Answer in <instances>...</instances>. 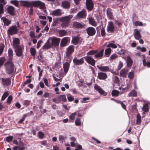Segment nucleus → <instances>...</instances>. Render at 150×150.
I'll return each instance as SVG.
<instances>
[{
	"label": "nucleus",
	"instance_id": "obj_22",
	"mask_svg": "<svg viewBox=\"0 0 150 150\" xmlns=\"http://www.w3.org/2000/svg\"><path fill=\"white\" fill-rule=\"evenodd\" d=\"M62 14L61 10L60 9H58L53 11L52 15L55 16H61Z\"/></svg>",
	"mask_w": 150,
	"mask_h": 150
},
{
	"label": "nucleus",
	"instance_id": "obj_23",
	"mask_svg": "<svg viewBox=\"0 0 150 150\" xmlns=\"http://www.w3.org/2000/svg\"><path fill=\"white\" fill-rule=\"evenodd\" d=\"M60 39L57 38H53L52 41V45L54 46H57L59 45Z\"/></svg>",
	"mask_w": 150,
	"mask_h": 150
},
{
	"label": "nucleus",
	"instance_id": "obj_35",
	"mask_svg": "<svg viewBox=\"0 0 150 150\" xmlns=\"http://www.w3.org/2000/svg\"><path fill=\"white\" fill-rule=\"evenodd\" d=\"M104 52V50L103 49L101 50L98 53L95 55V57L96 58H101L103 56Z\"/></svg>",
	"mask_w": 150,
	"mask_h": 150
},
{
	"label": "nucleus",
	"instance_id": "obj_17",
	"mask_svg": "<svg viewBox=\"0 0 150 150\" xmlns=\"http://www.w3.org/2000/svg\"><path fill=\"white\" fill-rule=\"evenodd\" d=\"M86 5L88 10H91L93 7V3L92 0H86Z\"/></svg>",
	"mask_w": 150,
	"mask_h": 150
},
{
	"label": "nucleus",
	"instance_id": "obj_42",
	"mask_svg": "<svg viewBox=\"0 0 150 150\" xmlns=\"http://www.w3.org/2000/svg\"><path fill=\"white\" fill-rule=\"evenodd\" d=\"M68 100L69 101H71L74 100V97L70 94H68L67 95Z\"/></svg>",
	"mask_w": 150,
	"mask_h": 150
},
{
	"label": "nucleus",
	"instance_id": "obj_14",
	"mask_svg": "<svg viewBox=\"0 0 150 150\" xmlns=\"http://www.w3.org/2000/svg\"><path fill=\"white\" fill-rule=\"evenodd\" d=\"M86 61L88 63L92 66H94L95 64V60L91 57L89 56H87L84 57Z\"/></svg>",
	"mask_w": 150,
	"mask_h": 150
},
{
	"label": "nucleus",
	"instance_id": "obj_39",
	"mask_svg": "<svg viewBox=\"0 0 150 150\" xmlns=\"http://www.w3.org/2000/svg\"><path fill=\"white\" fill-rule=\"evenodd\" d=\"M119 94V91L115 90H114L111 92V94L113 96H117Z\"/></svg>",
	"mask_w": 150,
	"mask_h": 150
},
{
	"label": "nucleus",
	"instance_id": "obj_52",
	"mask_svg": "<svg viewBox=\"0 0 150 150\" xmlns=\"http://www.w3.org/2000/svg\"><path fill=\"white\" fill-rule=\"evenodd\" d=\"M5 47V45L4 44H1L0 45V55L3 52L4 50Z\"/></svg>",
	"mask_w": 150,
	"mask_h": 150
},
{
	"label": "nucleus",
	"instance_id": "obj_61",
	"mask_svg": "<svg viewBox=\"0 0 150 150\" xmlns=\"http://www.w3.org/2000/svg\"><path fill=\"white\" fill-rule=\"evenodd\" d=\"M128 77L130 79H132L134 77V73L132 72H130L128 75Z\"/></svg>",
	"mask_w": 150,
	"mask_h": 150
},
{
	"label": "nucleus",
	"instance_id": "obj_28",
	"mask_svg": "<svg viewBox=\"0 0 150 150\" xmlns=\"http://www.w3.org/2000/svg\"><path fill=\"white\" fill-rule=\"evenodd\" d=\"M134 37L137 40H139L141 38L139 31L137 29L134 30Z\"/></svg>",
	"mask_w": 150,
	"mask_h": 150
},
{
	"label": "nucleus",
	"instance_id": "obj_55",
	"mask_svg": "<svg viewBox=\"0 0 150 150\" xmlns=\"http://www.w3.org/2000/svg\"><path fill=\"white\" fill-rule=\"evenodd\" d=\"M75 123L76 125L80 126L81 125V122L80 119H76L75 121Z\"/></svg>",
	"mask_w": 150,
	"mask_h": 150
},
{
	"label": "nucleus",
	"instance_id": "obj_20",
	"mask_svg": "<svg viewBox=\"0 0 150 150\" xmlns=\"http://www.w3.org/2000/svg\"><path fill=\"white\" fill-rule=\"evenodd\" d=\"M84 57L79 59H77L76 58L73 59V61L74 64L76 65H80L84 62Z\"/></svg>",
	"mask_w": 150,
	"mask_h": 150
},
{
	"label": "nucleus",
	"instance_id": "obj_11",
	"mask_svg": "<svg viewBox=\"0 0 150 150\" xmlns=\"http://www.w3.org/2000/svg\"><path fill=\"white\" fill-rule=\"evenodd\" d=\"M70 40V38L69 37H65L62 39L61 42L60 46L62 47H64Z\"/></svg>",
	"mask_w": 150,
	"mask_h": 150
},
{
	"label": "nucleus",
	"instance_id": "obj_41",
	"mask_svg": "<svg viewBox=\"0 0 150 150\" xmlns=\"http://www.w3.org/2000/svg\"><path fill=\"white\" fill-rule=\"evenodd\" d=\"M106 47H111L115 49L117 47V45L113 43H109V44L107 45Z\"/></svg>",
	"mask_w": 150,
	"mask_h": 150
},
{
	"label": "nucleus",
	"instance_id": "obj_19",
	"mask_svg": "<svg viewBox=\"0 0 150 150\" xmlns=\"http://www.w3.org/2000/svg\"><path fill=\"white\" fill-rule=\"evenodd\" d=\"M78 18H85L86 17V11L84 10H83L79 12L76 15Z\"/></svg>",
	"mask_w": 150,
	"mask_h": 150
},
{
	"label": "nucleus",
	"instance_id": "obj_53",
	"mask_svg": "<svg viewBox=\"0 0 150 150\" xmlns=\"http://www.w3.org/2000/svg\"><path fill=\"white\" fill-rule=\"evenodd\" d=\"M123 63L121 61H119L118 65V67L117 70H120L123 67Z\"/></svg>",
	"mask_w": 150,
	"mask_h": 150
},
{
	"label": "nucleus",
	"instance_id": "obj_57",
	"mask_svg": "<svg viewBox=\"0 0 150 150\" xmlns=\"http://www.w3.org/2000/svg\"><path fill=\"white\" fill-rule=\"evenodd\" d=\"M117 57V55L115 54H114L112 55L110 57V60H113L116 58Z\"/></svg>",
	"mask_w": 150,
	"mask_h": 150
},
{
	"label": "nucleus",
	"instance_id": "obj_21",
	"mask_svg": "<svg viewBox=\"0 0 150 150\" xmlns=\"http://www.w3.org/2000/svg\"><path fill=\"white\" fill-rule=\"evenodd\" d=\"M98 78L100 80H105L107 78V76L106 73L100 72L98 74Z\"/></svg>",
	"mask_w": 150,
	"mask_h": 150
},
{
	"label": "nucleus",
	"instance_id": "obj_33",
	"mask_svg": "<svg viewBox=\"0 0 150 150\" xmlns=\"http://www.w3.org/2000/svg\"><path fill=\"white\" fill-rule=\"evenodd\" d=\"M8 56L9 60H11L13 57V51L11 48H9L8 51Z\"/></svg>",
	"mask_w": 150,
	"mask_h": 150
},
{
	"label": "nucleus",
	"instance_id": "obj_48",
	"mask_svg": "<svg viewBox=\"0 0 150 150\" xmlns=\"http://www.w3.org/2000/svg\"><path fill=\"white\" fill-rule=\"evenodd\" d=\"M76 114V112H75L74 113H72L71 115L69 117V118L70 120H74L75 118V117Z\"/></svg>",
	"mask_w": 150,
	"mask_h": 150
},
{
	"label": "nucleus",
	"instance_id": "obj_43",
	"mask_svg": "<svg viewBox=\"0 0 150 150\" xmlns=\"http://www.w3.org/2000/svg\"><path fill=\"white\" fill-rule=\"evenodd\" d=\"M113 82L115 83H118L119 81L118 77L116 76H114L112 78Z\"/></svg>",
	"mask_w": 150,
	"mask_h": 150
},
{
	"label": "nucleus",
	"instance_id": "obj_46",
	"mask_svg": "<svg viewBox=\"0 0 150 150\" xmlns=\"http://www.w3.org/2000/svg\"><path fill=\"white\" fill-rule=\"evenodd\" d=\"M30 52L31 54L33 56H35L36 54V50L34 48H31L30 49Z\"/></svg>",
	"mask_w": 150,
	"mask_h": 150
},
{
	"label": "nucleus",
	"instance_id": "obj_3",
	"mask_svg": "<svg viewBox=\"0 0 150 150\" xmlns=\"http://www.w3.org/2000/svg\"><path fill=\"white\" fill-rule=\"evenodd\" d=\"M6 71L8 74L12 73L14 70V64L11 62H8L5 64Z\"/></svg>",
	"mask_w": 150,
	"mask_h": 150
},
{
	"label": "nucleus",
	"instance_id": "obj_18",
	"mask_svg": "<svg viewBox=\"0 0 150 150\" xmlns=\"http://www.w3.org/2000/svg\"><path fill=\"white\" fill-rule=\"evenodd\" d=\"M16 55L18 57H20L22 55V48L21 47H19L14 48Z\"/></svg>",
	"mask_w": 150,
	"mask_h": 150
},
{
	"label": "nucleus",
	"instance_id": "obj_58",
	"mask_svg": "<svg viewBox=\"0 0 150 150\" xmlns=\"http://www.w3.org/2000/svg\"><path fill=\"white\" fill-rule=\"evenodd\" d=\"M134 24L136 26H142L143 25V23L142 22L139 21H136L134 23Z\"/></svg>",
	"mask_w": 150,
	"mask_h": 150
},
{
	"label": "nucleus",
	"instance_id": "obj_56",
	"mask_svg": "<svg viewBox=\"0 0 150 150\" xmlns=\"http://www.w3.org/2000/svg\"><path fill=\"white\" fill-rule=\"evenodd\" d=\"M38 137L40 139H42L44 136V134L41 132H39L38 134Z\"/></svg>",
	"mask_w": 150,
	"mask_h": 150
},
{
	"label": "nucleus",
	"instance_id": "obj_64",
	"mask_svg": "<svg viewBox=\"0 0 150 150\" xmlns=\"http://www.w3.org/2000/svg\"><path fill=\"white\" fill-rule=\"evenodd\" d=\"M51 47V46L48 43L47 44L44 46V48L45 49H48Z\"/></svg>",
	"mask_w": 150,
	"mask_h": 150
},
{
	"label": "nucleus",
	"instance_id": "obj_9",
	"mask_svg": "<svg viewBox=\"0 0 150 150\" xmlns=\"http://www.w3.org/2000/svg\"><path fill=\"white\" fill-rule=\"evenodd\" d=\"M97 68L100 71L103 72H112V70L108 67L107 66H100L97 65Z\"/></svg>",
	"mask_w": 150,
	"mask_h": 150
},
{
	"label": "nucleus",
	"instance_id": "obj_37",
	"mask_svg": "<svg viewBox=\"0 0 150 150\" xmlns=\"http://www.w3.org/2000/svg\"><path fill=\"white\" fill-rule=\"evenodd\" d=\"M137 96V92L136 91L134 90H132L128 94V96L129 97H136Z\"/></svg>",
	"mask_w": 150,
	"mask_h": 150
},
{
	"label": "nucleus",
	"instance_id": "obj_29",
	"mask_svg": "<svg viewBox=\"0 0 150 150\" xmlns=\"http://www.w3.org/2000/svg\"><path fill=\"white\" fill-rule=\"evenodd\" d=\"M62 6L65 8H68L70 7V3L68 1H65L62 2Z\"/></svg>",
	"mask_w": 150,
	"mask_h": 150
},
{
	"label": "nucleus",
	"instance_id": "obj_60",
	"mask_svg": "<svg viewBox=\"0 0 150 150\" xmlns=\"http://www.w3.org/2000/svg\"><path fill=\"white\" fill-rule=\"evenodd\" d=\"M131 87V84L130 83H129V84H128V85L127 86L125 87V88H122L123 90H127L129 89Z\"/></svg>",
	"mask_w": 150,
	"mask_h": 150
},
{
	"label": "nucleus",
	"instance_id": "obj_54",
	"mask_svg": "<svg viewBox=\"0 0 150 150\" xmlns=\"http://www.w3.org/2000/svg\"><path fill=\"white\" fill-rule=\"evenodd\" d=\"M141 122V116L139 114H137V123L138 124H139Z\"/></svg>",
	"mask_w": 150,
	"mask_h": 150
},
{
	"label": "nucleus",
	"instance_id": "obj_2",
	"mask_svg": "<svg viewBox=\"0 0 150 150\" xmlns=\"http://www.w3.org/2000/svg\"><path fill=\"white\" fill-rule=\"evenodd\" d=\"M73 17L72 15H69L60 18L59 20L61 23V25L62 27L64 28L68 27L69 24V21Z\"/></svg>",
	"mask_w": 150,
	"mask_h": 150
},
{
	"label": "nucleus",
	"instance_id": "obj_4",
	"mask_svg": "<svg viewBox=\"0 0 150 150\" xmlns=\"http://www.w3.org/2000/svg\"><path fill=\"white\" fill-rule=\"evenodd\" d=\"M142 56L143 66L147 68L150 67V57H145L144 54H142Z\"/></svg>",
	"mask_w": 150,
	"mask_h": 150
},
{
	"label": "nucleus",
	"instance_id": "obj_59",
	"mask_svg": "<svg viewBox=\"0 0 150 150\" xmlns=\"http://www.w3.org/2000/svg\"><path fill=\"white\" fill-rule=\"evenodd\" d=\"M12 99V96H9L7 100V102L8 104H10Z\"/></svg>",
	"mask_w": 150,
	"mask_h": 150
},
{
	"label": "nucleus",
	"instance_id": "obj_63",
	"mask_svg": "<svg viewBox=\"0 0 150 150\" xmlns=\"http://www.w3.org/2000/svg\"><path fill=\"white\" fill-rule=\"evenodd\" d=\"M30 103V101L28 100H25L24 101L23 104L24 105L26 106H28L29 105Z\"/></svg>",
	"mask_w": 150,
	"mask_h": 150
},
{
	"label": "nucleus",
	"instance_id": "obj_34",
	"mask_svg": "<svg viewBox=\"0 0 150 150\" xmlns=\"http://www.w3.org/2000/svg\"><path fill=\"white\" fill-rule=\"evenodd\" d=\"M79 41V38L78 37H75L72 38V42L74 45H76L78 44Z\"/></svg>",
	"mask_w": 150,
	"mask_h": 150
},
{
	"label": "nucleus",
	"instance_id": "obj_6",
	"mask_svg": "<svg viewBox=\"0 0 150 150\" xmlns=\"http://www.w3.org/2000/svg\"><path fill=\"white\" fill-rule=\"evenodd\" d=\"M61 101L64 102L67 101V99L65 95H60L57 98H54L52 99V101L56 103H60Z\"/></svg>",
	"mask_w": 150,
	"mask_h": 150
},
{
	"label": "nucleus",
	"instance_id": "obj_40",
	"mask_svg": "<svg viewBox=\"0 0 150 150\" xmlns=\"http://www.w3.org/2000/svg\"><path fill=\"white\" fill-rule=\"evenodd\" d=\"M142 110L144 111V113L148 111L149 110V106L148 104H145L143 107Z\"/></svg>",
	"mask_w": 150,
	"mask_h": 150
},
{
	"label": "nucleus",
	"instance_id": "obj_16",
	"mask_svg": "<svg viewBox=\"0 0 150 150\" xmlns=\"http://www.w3.org/2000/svg\"><path fill=\"white\" fill-rule=\"evenodd\" d=\"M14 48L20 47V40L18 38H13V44L12 45Z\"/></svg>",
	"mask_w": 150,
	"mask_h": 150
},
{
	"label": "nucleus",
	"instance_id": "obj_7",
	"mask_svg": "<svg viewBox=\"0 0 150 150\" xmlns=\"http://www.w3.org/2000/svg\"><path fill=\"white\" fill-rule=\"evenodd\" d=\"M18 30V28L16 25L12 26L10 27L8 30V33L10 35L15 34L17 33Z\"/></svg>",
	"mask_w": 150,
	"mask_h": 150
},
{
	"label": "nucleus",
	"instance_id": "obj_26",
	"mask_svg": "<svg viewBox=\"0 0 150 150\" xmlns=\"http://www.w3.org/2000/svg\"><path fill=\"white\" fill-rule=\"evenodd\" d=\"M89 21V23L92 25L96 27L97 25V23L95 21L94 19L93 18H88Z\"/></svg>",
	"mask_w": 150,
	"mask_h": 150
},
{
	"label": "nucleus",
	"instance_id": "obj_50",
	"mask_svg": "<svg viewBox=\"0 0 150 150\" xmlns=\"http://www.w3.org/2000/svg\"><path fill=\"white\" fill-rule=\"evenodd\" d=\"M137 49L138 50H140L142 52H145L146 51V50L145 47H141L140 46H138L137 47Z\"/></svg>",
	"mask_w": 150,
	"mask_h": 150
},
{
	"label": "nucleus",
	"instance_id": "obj_51",
	"mask_svg": "<svg viewBox=\"0 0 150 150\" xmlns=\"http://www.w3.org/2000/svg\"><path fill=\"white\" fill-rule=\"evenodd\" d=\"M4 6L3 4H0V16L1 14L3 13L4 12Z\"/></svg>",
	"mask_w": 150,
	"mask_h": 150
},
{
	"label": "nucleus",
	"instance_id": "obj_38",
	"mask_svg": "<svg viewBox=\"0 0 150 150\" xmlns=\"http://www.w3.org/2000/svg\"><path fill=\"white\" fill-rule=\"evenodd\" d=\"M67 32L65 30H61L59 32V35L60 37L67 35Z\"/></svg>",
	"mask_w": 150,
	"mask_h": 150
},
{
	"label": "nucleus",
	"instance_id": "obj_62",
	"mask_svg": "<svg viewBox=\"0 0 150 150\" xmlns=\"http://www.w3.org/2000/svg\"><path fill=\"white\" fill-rule=\"evenodd\" d=\"M11 2L14 4L17 7L18 6V3L17 1H12Z\"/></svg>",
	"mask_w": 150,
	"mask_h": 150
},
{
	"label": "nucleus",
	"instance_id": "obj_1",
	"mask_svg": "<svg viewBox=\"0 0 150 150\" xmlns=\"http://www.w3.org/2000/svg\"><path fill=\"white\" fill-rule=\"evenodd\" d=\"M23 5L24 6L27 7H31L29 11V13L30 15L33 14V9L32 8L33 6L39 7L45 13L46 12L45 4L40 1H24L23 2Z\"/></svg>",
	"mask_w": 150,
	"mask_h": 150
},
{
	"label": "nucleus",
	"instance_id": "obj_13",
	"mask_svg": "<svg viewBox=\"0 0 150 150\" xmlns=\"http://www.w3.org/2000/svg\"><path fill=\"white\" fill-rule=\"evenodd\" d=\"M74 47L73 46L70 45L67 48V50L66 53V55L68 59L70 58V56L74 51Z\"/></svg>",
	"mask_w": 150,
	"mask_h": 150
},
{
	"label": "nucleus",
	"instance_id": "obj_5",
	"mask_svg": "<svg viewBox=\"0 0 150 150\" xmlns=\"http://www.w3.org/2000/svg\"><path fill=\"white\" fill-rule=\"evenodd\" d=\"M115 27L114 23L112 21H109L108 23L106 28L107 32L110 33H112L114 32Z\"/></svg>",
	"mask_w": 150,
	"mask_h": 150
},
{
	"label": "nucleus",
	"instance_id": "obj_12",
	"mask_svg": "<svg viewBox=\"0 0 150 150\" xmlns=\"http://www.w3.org/2000/svg\"><path fill=\"white\" fill-rule=\"evenodd\" d=\"M94 89L97 91L100 94L103 95L104 96H106L107 95V93L105 92V91L101 88L99 86L97 85H96L94 86Z\"/></svg>",
	"mask_w": 150,
	"mask_h": 150
},
{
	"label": "nucleus",
	"instance_id": "obj_15",
	"mask_svg": "<svg viewBox=\"0 0 150 150\" xmlns=\"http://www.w3.org/2000/svg\"><path fill=\"white\" fill-rule=\"evenodd\" d=\"M68 62H66L63 64L64 70L65 72L66 73L68 71L69 68L70 63L71 62V59L69 58L68 60H67Z\"/></svg>",
	"mask_w": 150,
	"mask_h": 150
},
{
	"label": "nucleus",
	"instance_id": "obj_25",
	"mask_svg": "<svg viewBox=\"0 0 150 150\" xmlns=\"http://www.w3.org/2000/svg\"><path fill=\"white\" fill-rule=\"evenodd\" d=\"M7 10L8 13L11 15H14V8L13 7L11 6H8L7 8Z\"/></svg>",
	"mask_w": 150,
	"mask_h": 150
},
{
	"label": "nucleus",
	"instance_id": "obj_24",
	"mask_svg": "<svg viewBox=\"0 0 150 150\" xmlns=\"http://www.w3.org/2000/svg\"><path fill=\"white\" fill-rule=\"evenodd\" d=\"M128 72V70L126 69H123L120 72V76L122 77H125L126 76Z\"/></svg>",
	"mask_w": 150,
	"mask_h": 150
},
{
	"label": "nucleus",
	"instance_id": "obj_44",
	"mask_svg": "<svg viewBox=\"0 0 150 150\" xmlns=\"http://www.w3.org/2000/svg\"><path fill=\"white\" fill-rule=\"evenodd\" d=\"M100 32L101 36L103 37H104L105 36L106 33L105 29L103 27H102Z\"/></svg>",
	"mask_w": 150,
	"mask_h": 150
},
{
	"label": "nucleus",
	"instance_id": "obj_30",
	"mask_svg": "<svg viewBox=\"0 0 150 150\" xmlns=\"http://www.w3.org/2000/svg\"><path fill=\"white\" fill-rule=\"evenodd\" d=\"M107 15L108 18L110 20L113 19V16L110 10L109 9L107 10Z\"/></svg>",
	"mask_w": 150,
	"mask_h": 150
},
{
	"label": "nucleus",
	"instance_id": "obj_8",
	"mask_svg": "<svg viewBox=\"0 0 150 150\" xmlns=\"http://www.w3.org/2000/svg\"><path fill=\"white\" fill-rule=\"evenodd\" d=\"M85 24L82 23H79L77 21H74L72 23V26L74 28L81 29L84 28Z\"/></svg>",
	"mask_w": 150,
	"mask_h": 150
},
{
	"label": "nucleus",
	"instance_id": "obj_31",
	"mask_svg": "<svg viewBox=\"0 0 150 150\" xmlns=\"http://www.w3.org/2000/svg\"><path fill=\"white\" fill-rule=\"evenodd\" d=\"M1 19L3 21L5 25L8 26L11 23V21L8 19L4 17H3L1 18Z\"/></svg>",
	"mask_w": 150,
	"mask_h": 150
},
{
	"label": "nucleus",
	"instance_id": "obj_32",
	"mask_svg": "<svg viewBox=\"0 0 150 150\" xmlns=\"http://www.w3.org/2000/svg\"><path fill=\"white\" fill-rule=\"evenodd\" d=\"M133 63L130 57L128 56L127 57V64L128 67H130Z\"/></svg>",
	"mask_w": 150,
	"mask_h": 150
},
{
	"label": "nucleus",
	"instance_id": "obj_10",
	"mask_svg": "<svg viewBox=\"0 0 150 150\" xmlns=\"http://www.w3.org/2000/svg\"><path fill=\"white\" fill-rule=\"evenodd\" d=\"M86 32L88 35L90 36L94 35L96 32L95 29L92 27H89L86 29Z\"/></svg>",
	"mask_w": 150,
	"mask_h": 150
},
{
	"label": "nucleus",
	"instance_id": "obj_36",
	"mask_svg": "<svg viewBox=\"0 0 150 150\" xmlns=\"http://www.w3.org/2000/svg\"><path fill=\"white\" fill-rule=\"evenodd\" d=\"M111 52V50L108 48L106 49L105 50V57H108Z\"/></svg>",
	"mask_w": 150,
	"mask_h": 150
},
{
	"label": "nucleus",
	"instance_id": "obj_47",
	"mask_svg": "<svg viewBox=\"0 0 150 150\" xmlns=\"http://www.w3.org/2000/svg\"><path fill=\"white\" fill-rule=\"evenodd\" d=\"M66 138L62 135H60L59 136V139L62 143L63 142V141L65 140Z\"/></svg>",
	"mask_w": 150,
	"mask_h": 150
},
{
	"label": "nucleus",
	"instance_id": "obj_49",
	"mask_svg": "<svg viewBox=\"0 0 150 150\" xmlns=\"http://www.w3.org/2000/svg\"><path fill=\"white\" fill-rule=\"evenodd\" d=\"M13 138V136H9L7 137L6 138V140L8 142H9L12 141Z\"/></svg>",
	"mask_w": 150,
	"mask_h": 150
},
{
	"label": "nucleus",
	"instance_id": "obj_45",
	"mask_svg": "<svg viewBox=\"0 0 150 150\" xmlns=\"http://www.w3.org/2000/svg\"><path fill=\"white\" fill-rule=\"evenodd\" d=\"M8 95L9 94L8 92H5L2 96L1 100H4Z\"/></svg>",
	"mask_w": 150,
	"mask_h": 150
},
{
	"label": "nucleus",
	"instance_id": "obj_27",
	"mask_svg": "<svg viewBox=\"0 0 150 150\" xmlns=\"http://www.w3.org/2000/svg\"><path fill=\"white\" fill-rule=\"evenodd\" d=\"M2 83L4 85L8 86L11 83V80L9 78L4 79H2Z\"/></svg>",
	"mask_w": 150,
	"mask_h": 150
}]
</instances>
